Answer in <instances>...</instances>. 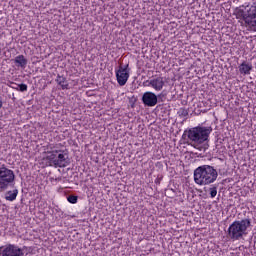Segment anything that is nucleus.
<instances>
[{
    "instance_id": "f257e3e1",
    "label": "nucleus",
    "mask_w": 256,
    "mask_h": 256,
    "mask_svg": "<svg viewBox=\"0 0 256 256\" xmlns=\"http://www.w3.org/2000/svg\"><path fill=\"white\" fill-rule=\"evenodd\" d=\"M234 16L242 27H248L250 31L256 32V5L244 3L234 10Z\"/></svg>"
},
{
    "instance_id": "f03ea898",
    "label": "nucleus",
    "mask_w": 256,
    "mask_h": 256,
    "mask_svg": "<svg viewBox=\"0 0 256 256\" xmlns=\"http://www.w3.org/2000/svg\"><path fill=\"white\" fill-rule=\"evenodd\" d=\"M213 128L211 126H198L188 131V139L192 141L194 149L207 151L209 149V136Z\"/></svg>"
},
{
    "instance_id": "7ed1b4c3",
    "label": "nucleus",
    "mask_w": 256,
    "mask_h": 256,
    "mask_svg": "<svg viewBox=\"0 0 256 256\" xmlns=\"http://www.w3.org/2000/svg\"><path fill=\"white\" fill-rule=\"evenodd\" d=\"M219 174L213 166L202 165L194 170V181L196 185H211L217 181Z\"/></svg>"
},
{
    "instance_id": "20e7f679",
    "label": "nucleus",
    "mask_w": 256,
    "mask_h": 256,
    "mask_svg": "<svg viewBox=\"0 0 256 256\" xmlns=\"http://www.w3.org/2000/svg\"><path fill=\"white\" fill-rule=\"evenodd\" d=\"M43 161L49 167H60L64 168L69 165V159L67 153L64 150L59 149L57 146H54L51 151L46 152Z\"/></svg>"
},
{
    "instance_id": "39448f33",
    "label": "nucleus",
    "mask_w": 256,
    "mask_h": 256,
    "mask_svg": "<svg viewBox=\"0 0 256 256\" xmlns=\"http://www.w3.org/2000/svg\"><path fill=\"white\" fill-rule=\"evenodd\" d=\"M249 227H251L249 219L234 221L228 228V235L233 241H239L243 235H247Z\"/></svg>"
},
{
    "instance_id": "423d86ee",
    "label": "nucleus",
    "mask_w": 256,
    "mask_h": 256,
    "mask_svg": "<svg viewBox=\"0 0 256 256\" xmlns=\"http://www.w3.org/2000/svg\"><path fill=\"white\" fill-rule=\"evenodd\" d=\"M15 183V172L6 166L0 167V191H7Z\"/></svg>"
},
{
    "instance_id": "0eeeda50",
    "label": "nucleus",
    "mask_w": 256,
    "mask_h": 256,
    "mask_svg": "<svg viewBox=\"0 0 256 256\" xmlns=\"http://www.w3.org/2000/svg\"><path fill=\"white\" fill-rule=\"evenodd\" d=\"M23 250L14 244L0 247V256H24Z\"/></svg>"
},
{
    "instance_id": "6e6552de",
    "label": "nucleus",
    "mask_w": 256,
    "mask_h": 256,
    "mask_svg": "<svg viewBox=\"0 0 256 256\" xmlns=\"http://www.w3.org/2000/svg\"><path fill=\"white\" fill-rule=\"evenodd\" d=\"M116 79L120 87L127 85V81H129V64L125 67L120 66L119 69L116 70Z\"/></svg>"
},
{
    "instance_id": "1a4fd4ad",
    "label": "nucleus",
    "mask_w": 256,
    "mask_h": 256,
    "mask_svg": "<svg viewBox=\"0 0 256 256\" xmlns=\"http://www.w3.org/2000/svg\"><path fill=\"white\" fill-rule=\"evenodd\" d=\"M144 84L146 87H152L154 91H163V87H165V79L158 76L150 80H146Z\"/></svg>"
},
{
    "instance_id": "9d476101",
    "label": "nucleus",
    "mask_w": 256,
    "mask_h": 256,
    "mask_svg": "<svg viewBox=\"0 0 256 256\" xmlns=\"http://www.w3.org/2000/svg\"><path fill=\"white\" fill-rule=\"evenodd\" d=\"M142 103L147 107H155L157 105V95L153 92H145L142 96Z\"/></svg>"
},
{
    "instance_id": "9b49d317",
    "label": "nucleus",
    "mask_w": 256,
    "mask_h": 256,
    "mask_svg": "<svg viewBox=\"0 0 256 256\" xmlns=\"http://www.w3.org/2000/svg\"><path fill=\"white\" fill-rule=\"evenodd\" d=\"M253 70V64L249 62H243L239 65V71L241 75H251V71Z\"/></svg>"
},
{
    "instance_id": "f8f14e48",
    "label": "nucleus",
    "mask_w": 256,
    "mask_h": 256,
    "mask_svg": "<svg viewBox=\"0 0 256 256\" xmlns=\"http://www.w3.org/2000/svg\"><path fill=\"white\" fill-rule=\"evenodd\" d=\"M15 65L18 67H21V69H25L27 67V60L25 59V56L23 55H18L14 59Z\"/></svg>"
},
{
    "instance_id": "ddd939ff",
    "label": "nucleus",
    "mask_w": 256,
    "mask_h": 256,
    "mask_svg": "<svg viewBox=\"0 0 256 256\" xmlns=\"http://www.w3.org/2000/svg\"><path fill=\"white\" fill-rule=\"evenodd\" d=\"M56 82L58 83V85H60L61 89H63V90L69 89V82H67L66 77L58 75L56 78Z\"/></svg>"
},
{
    "instance_id": "4468645a",
    "label": "nucleus",
    "mask_w": 256,
    "mask_h": 256,
    "mask_svg": "<svg viewBox=\"0 0 256 256\" xmlns=\"http://www.w3.org/2000/svg\"><path fill=\"white\" fill-rule=\"evenodd\" d=\"M17 195H19V190L14 189V190H10L8 192H6L5 194V199L6 201H15V199H17Z\"/></svg>"
},
{
    "instance_id": "2eb2a0df",
    "label": "nucleus",
    "mask_w": 256,
    "mask_h": 256,
    "mask_svg": "<svg viewBox=\"0 0 256 256\" xmlns=\"http://www.w3.org/2000/svg\"><path fill=\"white\" fill-rule=\"evenodd\" d=\"M18 88H16V91L25 92L27 91V84H19L17 85Z\"/></svg>"
},
{
    "instance_id": "dca6fc26",
    "label": "nucleus",
    "mask_w": 256,
    "mask_h": 256,
    "mask_svg": "<svg viewBox=\"0 0 256 256\" xmlns=\"http://www.w3.org/2000/svg\"><path fill=\"white\" fill-rule=\"evenodd\" d=\"M67 201L75 205L77 203V196H68Z\"/></svg>"
},
{
    "instance_id": "f3484780",
    "label": "nucleus",
    "mask_w": 256,
    "mask_h": 256,
    "mask_svg": "<svg viewBox=\"0 0 256 256\" xmlns=\"http://www.w3.org/2000/svg\"><path fill=\"white\" fill-rule=\"evenodd\" d=\"M210 196L212 199H215V197H217V188H210Z\"/></svg>"
},
{
    "instance_id": "a211bd4d",
    "label": "nucleus",
    "mask_w": 256,
    "mask_h": 256,
    "mask_svg": "<svg viewBox=\"0 0 256 256\" xmlns=\"http://www.w3.org/2000/svg\"><path fill=\"white\" fill-rule=\"evenodd\" d=\"M12 85H15V86H12V89H19V86H17L18 84L12 83Z\"/></svg>"
},
{
    "instance_id": "6ab92c4d",
    "label": "nucleus",
    "mask_w": 256,
    "mask_h": 256,
    "mask_svg": "<svg viewBox=\"0 0 256 256\" xmlns=\"http://www.w3.org/2000/svg\"><path fill=\"white\" fill-rule=\"evenodd\" d=\"M1 107H3V103L0 102V109H1Z\"/></svg>"
}]
</instances>
